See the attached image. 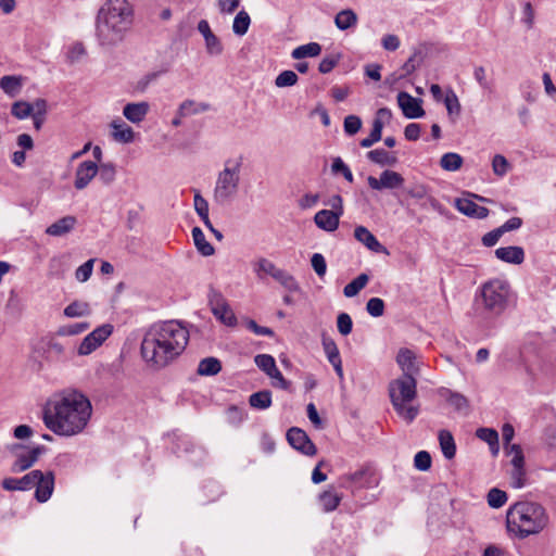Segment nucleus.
I'll return each mask as SVG.
<instances>
[{
    "label": "nucleus",
    "mask_w": 556,
    "mask_h": 556,
    "mask_svg": "<svg viewBox=\"0 0 556 556\" xmlns=\"http://www.w3.org/2000/svg\"><path fill=\"white\" fill-rule=\"evenodd\" d=\"M371 472L368 468H362L355 472L343 476V480L356 488H368L371 485Z\"/></svg>",
    "instance_id": "25"
},
{
    "label": "nucleus",
    "mask_w": 556,
    "mask_h": 556,
    "mask_svg": "<svg viewBox=\"0 0 556 556\" xmlns=\"http://www.w3.org/2000/svg\"><path fill=\"white\" fill-rule=\"evenodd\" d=\"M509 164L505 156L496 154L492 161V168L495 175L503 177L508 170Z\"/></svg>",
    "instance_id": "62"
},
{
    "label": "nucleus",
    "mask_w": 556,
    "mask_h": 556,
    "mask_svg": "<svg viewBox=\"0 0 556 556\" xmlns=\"http://www.w3.org/2000/svg\"><path fill=\"white\" fill-rule=\"evenodd\" d=\"M407 195L413 199L421 200L428 197L429 187L421 182H414L404 188Z\"/></svg>",
    "instance_id": "51"
},
{
    "label": "nucleus",
    "mask_w": 556,
    "mask_h": 556,
    "mask_svg": "<svg viewBox=\"0 0 556 556\" xmlns=\"http://www.w3.org/2000/svg\"><path fill=\"white\" fill-rule=\"evenodd\" d=\"M0 87L5 93L14 96L21 87V79L16 76H3L0 79Z\"/></svg>",
    "instance_id": "48"
},
{
    "label": "nucleus",
    "mask_w": 556,
    "mask_h": 556,
    "mask_svg": "<svg viewBox=\"0 0 556 556\" xmlns=\"http://www.w3.org/2000/svg\"><path fill=\"white\" fill-rule=\"evenodd\" d=\"M253 269L256 276L262 279L264 275H268L273 278L279 268L271 261L261 257L254 263Z\"/></svg>",
    "instance_id": "40"
},
{
    "label": "nucleus",
    "mask_w": 556,
    "mask_h": 556,
    "mask_svg": "<svg viewBox=\"0 0 556 556\" xmlns=\"http://www.w3.org/2000/svg\"><path fill=\"white\" fill-rule=\"evenodd\" d=\"M440 165L448 172L458 170L463 165V157L458 153L448 152L442 155Z\"/></svg>",
    "instance_id": "41"
},
{
    "label": "nucleus",
    "mask_w": 556,
    "mask_h": 556,
    "mask_svg": "<svg viewBox=\"0 0 556 556\" xmlns=\"http://www.w3.org/2000/svg\"><path fill=\"white\" fill-rule=\"evenodd\" d=\"M193 205L204 226L211 227V220L208 217V203L198 190L194 192Z\"/></svg>",
    "instance_id": "36"
},
{
    "label": "nucleus",
    "mask_w": 556,
    "mask_h": 556,
    "mask_svg": "<svg viewBox=\"0 0 556 556\" xmlns=\"http://www.w3.org/2000/svg\"><path fill=\"white\" fill-rule=\"evenodd\" d=\"M549 518L543 505L532 501H519L506 511V530L509 536L525 540L541 533Z\"/></svg>",
    "instance_id": "4"
},
{
    "label": "nucleus",
    "mask_w": 556,
    "mask_h": 556,
    "mask_svg": "<svg viewBox=\"0 0 556 556\" xmlns=\"http://www.w3.org/2000/svg\"><path fill=\"white\" fill-rule=\"evenodd\" d=\"M98 177L103 185H111L116 177V168L112 163H102L98 166Z\"/></svg>",
    "instance_id": "42"
},
{
    "label": "nucleus",
    "mask_w": 556,
    "mask_h": 556,
    "mask_svg": "<svg viewBox=\"0 0 556 556\" xmlns=\"http://www.w3.org/2000/svg\"><path fill=\"white\" fill-rule=\"evenodd\" d=\"M93 263L94 260H88L76 269L75 277L78 281L85 282L90 278L93 269Z\"/></svg>",
    "instance_id": "63"
},
{
    "label": "nucleus",
    "mask_w": 556,
    "mask_h": 556,
    "mask_svg": "<svg viewBox=\"0 0 556 556\" xmlns=\"http://www.w3.org/2000/svg\"><path fill=\"white\" fill-rule=\"evenodd\" d=\"M404 181L405 179L400 173L391 169L383 170L379 178L374 176L367 177L368 186L376 191L403 188Z\"/></svg>",
    "instance_id": "9"
},
{
    "label": "nucleus",
    "mask_w": 556,
    "mask_h": 556,
    "mask_svg": "<svg viewBox=\"0 0 556 556\" xmlns=\"http://www.w3.org/2000/svg\"><path fill=\"white\" fill-rule=\"evenodd\" d=\"M251 24L250 15L247 11L241 10L237 13L232 23V31L237 36H243L248 33Z\"/></svg>",
    "instance_id": "38"
},
{
    "label": "nucleus",
    "mask_w": 556,
    "mask_h": 556,
    "mask_svg": "<svg viewBox=\"0 0 556 556\" xmlns=\"http://www.w3.org/2000/svg\"><path fill=\"white\" fill-rule=\"evenodd\" d=\"M311 265L318 277H324L327 271V263L323 254L314 253L311 258Z\"/></svg>",
    "instance_id": "61"
},
{
    "label": "nucleus",
    "mask_w": 556,
    "mask_h": 556,
    "mask_svg": "<svg viewBox=\"0 0 556 556\" xmlns=\"http://www.w3.org/2000/svg\"><path fill=\"white\" fill-rule=\"evenodd\" d=\"M367 313L372 317H380L384 313V302L380 298H371L366 304Z\"/></svg>",
    "instance_id": "58"
},
{
    "label": "nucleus",
    "mask_w": 556,
    "mask_h": 556,
    "mask_svg": "<svg viewBox=\"0 0 556 556\" xmlns=\"http://www.w3.org/2000/svg\"><path fill=\"white\" fill-rule=\"evenodd\" d=\"M254 363L267 376L277 368L275 358L269 354H257Z\"/></svg>",
    "instance_id": "43"
},
{
    "label": "nucleus",
    "mask_w": 556,
    "mask_h": 556,
    "mask_svg": "<svg viewBox=\"0 0 556 556\" xmlns=\"http://www.w3.org/2000/svg\"><path fill=\"white\" fill-rule=\"evenodd\" d=\"M222 370V363L216 357H205L200 361L197 372L200 376H215Z\"/></svg>",
    "instance_id": "31"
},
{
    "label": "nucleus",
    "mask_w": 556,
    "mask_h": 556,
    "mask_svg": "<svg viewBox=\"0 0 556 556\" xmlns=\"http://www.w3.org/2000/svg\"><path fill=\"white\" fill-rule=\"evenodd\" d=\"M89 327L90 325L87 321L74 323L71 325L61 326L58 329L56 334L62 337L76 336L86 331Z\"/></svg>",
    "instance_id": "47"
},
{
    "label": "nucleus",
    "mask_w": 556,
    "mask_h": 556,
    "mask_svg": "<svg viewBox=\"0 0 556 556\" xmlns=\"http://www.w3.org/2000/svg\"><path fill=\"white\" fill-rule=\"evenodd\" d=\"M76 222V217L72 215L64 216L51 224L46 229V233L53 237L64 236L74 229Z\"/></svg>",
    "instance_id": "21"
},
{
    "label": "nucleus",
    "mask_w": 556,
    "mask_h": 556,
    "mask_svg": "<svg viewBox=\"0 0 556 556\" xmlns=\"http://www.w3.org/2000/svg\"><path fill=\"white\" fill-rule=\"evenodd\" d=\"M416 356L415 353L409 349H401L396 356V362L401 369L403 370V375H414L418 374V367L416 366Z\"/></svg>",
    "instance_id": "22"
},
{
    "label": "nucleus",
    "mask_w": 556,
    "mask_h": 556,
    "mask_svg": "<svg viewBox=\"0 0 556 556\" xmlns=\"http://www.w3.org/2000/svg\"><path fill=\"white\" fill-rule=\"evenodd\" d=\"M210 110V104L204 102H195L193 100H185L178 108L180 116H190L206 112Z\"/></svg>",
    "instance_id": "30"
},
{
    "label": "nucleus",
    "mask_w": 556,
    "mask_h": 556,
    "mask_svg": "<svg viewBox=\"0 0 556 556\" xmlns=\"http://www.w3.org/2000/svg\"><path fill=\"white\" fill-rule=\"evenodd\" d=\"M354 237L357 241L363 243L368 250L375 253L388 254L387 248L383 247L366 227L357 226L354 229Z\"/></svg>",
    "instance_id": "16"
},
{
    "label": "nucleus",
    "mask_w": 556,
    "mask_h": 556,
    "mask_svg": "<svg viewBox=\"0 0 556 556\" xmlns=\"http://www.w3.org/2000/svg\"><path fill=\"white\" fill-rule=\"evenodd\" d=\"M506 453L513 455L511 465L514 468H525V456L520 445L511 444L506 446Z\"/></svg>",
    "instance_id": "55"
},
{
    "label": "nucleus",
    "mask_w": 556,
    "mask_h": 556,
    "mask_svg": "<svg viewBox=\"0 0 556 556\" xmlns=\"http://www.w3.org/2000/svg\"><path fill=\"white\" fill-rule=\"evenodd\" d=\"M344 132L348 136H353L362 128V119L357 115H348L343 123Z\"/></svg>",
    "instance_id": "57"
},
{
    "label": "nucleus",
    "mask_w": 556,
    "mask_h": 556,
    "mask_svg": "<svg viewBox=\"0 0 556 556\" xmlns=\"http://www.w3.org/2000/svg\"><path fill=\"white\" fill-rule=\"evenodd\" d=\"M91 313L87 302L74 301L64 308V315L70 318L88 316Z\"/></svg>",
    "instance_id": "39"
},
{
    "label": "nucleus",
    "mask_w": 556,
    "mask_h": 556,
    "mask_svg": "<svg viewBox=\"0 0 556 556\" xmlns=\"http://www.w3.org/2000/svg\"><path fill=\"white\" fill-rule=\"evenodd\" d=\"M192 238L197 250L203 256H211L214 254L215 250L213 245L206 241L205 236L200 227L192 228Z\"/></svg>",
    "instance_id": "29"
},
{
    "label": "nucleus",
    "mask_w": 556,
    "mask_h": 556,
    "mask_svg": "<svg viewBox=\"0 0 556 556\" xmlns=\"http://www.w3.org/2000/svg\"><path fill=\"white\" fill-rule=\"evenodd\" d=\"M357 16L353 10H342L334 17L336 26L341 30H346L356 25Z\"/></svg>",
    "instance_id": "37"
},
{
    "label": "nucleus",
    "mask_w": 556,
    "mask_h": 556,
    "mask_svg": "<svg viewBox=\"0 0 556 556\" xmlns=\"http://www.w3.org/2000/svg\"><path fill=\"white\" fill-rule=\"evenodd\" d=\"M98 174V165L92 161L81 162L76 169L74 186L77 190L85 189Z\"/></svg>",
    "instance_id": "14"
},
{
    "label": "nucleus",
    "mask_w": 556,
    "mask_h": 556,
    "mask_svg": "<svg viewBox=\"0 0 556 556\" xmlns=\"http://www.w3.org/2000/svg\"><path fill=\"white\" fill-rule=\"evenodd\" d=\"M338 331L342 336H348L352 332L353 321L348 313H340L337 318Z\"/></svg>",
    "instance_id": "59"
},
{
    "label": "nucleus",
    "mask_w": 556,
    "mask_h": 556,
    "mask_svg": "<svg viewBox=\"0 0 556 556\" xmlns=\"http://www.w3.org/2000/svg\"><path fill=\"white\" fill-rule=\"evenodd\" d=\"M477 438L488 443L493 456L500 452L498 433L492 428H479L476 431Z\"/></svg>",
    "instance_id": "27"
},
{
    "label": "nucleus",
    "mask_w": 556,
    "mask_h": 556,
    "mask_svg": "<svg viewBox=\"0 0 556 556\" xmlns=\"http://www.w3.org/2000/svg\"><path fill=\"white\" fill-rule=\"evenodd\" d=\"M299 80L295 72L287 70L282 71L275 79V85L278 88L294 86Z\"/></svg>",
    "instance_id": "50"
},
{
    "label": "nucleus",
    "mask_w": 556,
    "mask_h": 556,
    "mask_svg": "<svg viewBox=\"0 0 556 556\" xmlns=\"http://www.w3.org/2000/svg\"><path fill=\"white\" fill-rule=\"evenodd\" d=\"M510 294L506 280L496 278L484 282L475 299V316L482 321L494 320L507 309Z\"/></svg>",
    "instance_id": "5"
},
{
    "label": "nucleus",
    "mask_w": 556,
    "mask_h": 556,
    "mask_svg": "<svg viewBox=\"0 0 556 556\" xmlns=\"http://www.w3.org/2000/svg\"><path fill=\"white\" fill-rule=\"evenodd\" d=\"M214 316L228 327L237 325V317L232 309L225 302L217 303L212 307Z\"/></svg>",
    "instance_id": "26"
},
{
    "label": "nucleus",
    "mask_w": 556,
    "mask_h": 556,
    "mask_svg": "<svg viewBox=\"0 0 556 556\" xmlns=\"http://www.w3.org/2000/svg\"><path fill=\"white\" fill-rule=\"evenodd\" d=\"M134 23V8L128 0H106L96 17V38L104 49L124 41Z\"/></svg>",
    "instance_id": "3"
},
{
    "label": "nucleus",
    "mask_w": 556,
    "mask_h": 556,
    "mask_svg": "<svg viewBox=\"0 0 556 556\" xmlns=\"http://www.w3.org/2000/svg\"><path fill=\"white\" fill-rule=\"evenodd\" d=\"M439 442L445 458L452 459L456 454V445L452 433L447 430L439 432Z\"/></svg>",
    "instance_id": "32"
},
{
    "label": "nucleus",
    "mask_w": 556,
    "mask_h": 556,
    "mask_svg": "<svg viewBox=\"0 0 556 556\" xmlns=\"http://www.w3.org/2000/svg\"><path fill=\"white\" fill-rule=\"evenodd\" d=\"M92 415L89 399L78 391L63 392L50 399L42 409V421L54 434L74 437L81 433Z\"/></svg>",
    "instance_id": "1"
},
{
    "label": "nucleus",
    "mask_w": 556,
    "mask_h": 556,
    "mask_svg": "<svg viewBox=\"0 0 556 556\" xmlns=\"http://www.w3.org/2000/svg\"><path fill=\"white\" fill-rule=\"evenodd\" d=\"M43 451V446L37 445L27 453L16 454V458L11 466V471L18 473L29 469L38 460Z\"/></svg>",
    "instance_id": "15"
},
{
    "label": "nucleus",
    "mask_w": 556,
    "mask_h": 556,
    "mask_svg": "<svg viewBox=\"0 0 556 556\" xmlns=\"http://www.w3.org/2000/svg\"><path fill=\"white\" fill-rule=\"evenodd\" d=\"M382 136L381 124L379 122L372 123V128L368 137L361 140L359 144L362 148H370L376 142L380 141Z\"/></svg>",
    "instance_id": "54"
},
{
    "label": "nucleus",
    "mask_w": 556,
    "mask_h": 556,
    "mask_svg": "<svg viewBox=\"0 0 556 556\" xmlns=\"http://www.w3.org/2000/svg\"><path fill=\"white\" fill-rule=\"evenodd\" d=\"M34 488H36L35 491V497L38 502L45 503L47 502L54 490V475L52 471H47L43 473L41 471V477H38L34 481Z\"/></svg>",
    "instance_id": "13"
},
{
    "label": "nucleus",
    "mask_w": 556,
    "mask_h": 556,
    "mask_svg": "<svg viewBox=\"0 0 556 556\" xmlns=\"http://www.w3.org/2000/svg\"><path fill=\"white\" fill-rule=\"evenodd\" d=\"M431 463V456L427 451H419L414 457V466L420 471L430 469Z\"/></svg>",
    "instance_id": "60"
},
{
    "label": "nucleus",
    "mask_w": 556,
    "mask_h": 556,
    "mask_svg": "<svg viewBox=\"0 0 556 556\" xmlns=\"http://www.w3.org/2000/svg\"><path fill=\"white\" fill-rule=\"evenodd\" d=\"M113 332L111 324H103L87 334L78 345V355H89L96 351Z\"/></svg>",
    "instance_id": "8"
},
{
    "label": "nucleus",
    "mask_w": 556,
    "mask_h": 556,
    "mask_svg": "<svg viewBox=\"0 0 556 556\" xmlns=\"http://www.w3.org/2000/svg\"><path fill=\"white\" fill-rule=\"evenodd\" d=\"M495 256L509 264L519 265L525 261V251L521 247H502L495 250Z\"/></svg>",
    "instance_id": "20"
},
{
    "label": "nucleus",
    "mask_w": 556,
    "mask_h": 556,
    "mask_svg": "<svg viewBox=\"0 0 556 556\" xmlns=\"http://www.w3.org/2000/svg\"><path fill=\"white\" fill-rule=\"evenodd\" d=\"M333 174H341L349 182H353L354 177L350 167L343 162L341 157H334L331 164Z\"/></svg>",
    "instance_id": "53"
},
{
    "label": "nucleus",
    "mask_w": 556,
    "mask_h": 556,
    "mask_svg": "<svg viewBox=\"0 0 556 556\" xmlns=\"http://www.w3.org/2000/svg\"><path fill=\"white\" fill-rule=\"evenodd\" d=\"M205 47L207 53L211 55H219L223 52V45L215 34L205 39Z\"/></svg>",
    "instance_id": "64"
},
{
    "label": "nucleus",
    "mask_w": 556,
    "mask_h": 556,
    "mask_svg": "<svg viewBox=\"0 0 556 556\" xmlns=\"http://www.w3.org/2000/svg\"><path fill=\"white\" fill-rule=\"evenodd\" d=\"M287 440L293 448L304 455L313 456L317 452L315 444L311 441L306 432L298 427H292L288 430Z\"/></svg>",
    "instance_id": "10"
},
{
    "label": "nucleus",
    "mask_w": 556,
    "mask_h": 556,
    "mask_svg": "<svg viewBox=\"0 0 556 556\" xmlns=\"http://www.w3.org/2000/svg\"><path fill=\"white\" fill-rule=\"evenodd\" d=\"M446 401L458 412L467 413L469 409L468 400L460 393L450 392Z\"/></svg>",
    "instance_id": "52"
},
{
    "label": "nucleus",
    "mask_w": 556,
    "mask_h": 556,
    "mask_svg": "<svg viewBox=\"0 0 556 556\" xmlns=\"http://www.w3.org/2000/svg\"><path fill=\"white\" fill-rule=\"evenodd\" d=\"M150 111V104L146 101L127 103L123 109V115L130 123H141Z\"/></svg>",
    "instance_id": "18"
},
{
    "label": "nucleus",
    "mask_w": 556,
    "mask_h": 556,
    "mask_svg": "<svg viewBox=\"0 0 556 556\" xmlns=\"http://www.w3.org/2000/svg\"><path fill=\"white\" fill-rule=\"evenodd\" d=\"M340 215L329 210H320L314 216L316 226L325 231L332 232L338 229Z\"/></svg>",
    "instance_id": "19"
},
{
    "label": "nucleus",
    "mask_w": 556,
    "mask_h": 556,
    "mask_svg": "<svg viewBox=\"0 0 556 556\" xmlns=\"http://www.w3.org/2000/svg\"><path fill=\"white\" fill-rule=\"evenodd\" d=\"M34 112L31 103L26 101H16L12 104L11 114L17 119H25L29 117Z\"/></svg>",
    "instance_id": "44"
},
{
    "label": "nucleus",
    "mask_w": 556,
    "mask_h": 556,
    "mask_svg": "<svg viewBox=\"0 0 556 556\" xmlns=\"http://www.w3.org/2000/svg\"><path fill=\"white\" fill-rule=\"evenodd\" d=\"M367 159L381 167L394 166L399 162L395 152H389L384 149H375L369 151L367 153Z\"/></svg>",
    "instance_id": "23"
},
{
    "label": "nucleus",
    "mask_w": 556,
    "mask_h": 556,
    "mask_svg": "<svg viewBox=\"0 0 556 556\" xmlns=\"http://www.w3.org/2000/svg\"><path fill=\"white\" fill-rule=\"evenodd\" d=\"M473 78L480 86V88L486 92H493L494 86L491 80L486 78V71L482 65L475 66Z\"/></svg>",
    "instance_id": "46"
},
{
    "label": "nucleus",
    "mask_w": 556,
    "mask_h": 556,
    "mask_svg": "<svg viewBox=\"0 0 556 556\" xmlns=\"http://www.w3.org/2000/svg\"><path fill=\"white\" fill-rule=\"evenodd\" d=\"M397 104L406 118H420L425 115L421 106V100L412 97L405 91L397 93Z\"/></svg>",
    "instance_id": "11"
},
{
    "label": "nucleus",
    "mask_w": 556,
    "mask_h": 556,
    "mask_svg": "<svg viewBox=\"0 0 556 556\" xmlns=\"http://www.w3.org/2000/svg\"><path fill=\"white\" fill-rule=\"evenodd\" d=\"M41 477V470H33L22 478H4L1 482L5 491H27L34 488V481Z\"/></svg>",
    "instance_id": "12"
},
{
    "label": "nucleus",
    "mask_w": 556,
    "mask_h": 556,
    "mask_svg": "<svg viewBox=\"0 0 556 556\" xmlns=\"http://www.w3.org/2000/svg\"><path fill=\"white\" fill-rule=\"evenodd\" d=\"M46 352L49 357L60 359L65 355V346L56 339L51 338L47 343Z\"/></svg>",
    "instance_id": "56"
},
{
    "label": "nucleus",
    "mask_w": 556,
    "mask_h": 556,
    "mask_svg": "<svg viewBox=\"0 0 556 556\" xmlns=\"http://www.w3.org/2000/svg\"><path fill=\"white\" fill-rule=\"evenodd\" d=\"M113 128L112 137L114 140L122 143H130L135 139V132L130 126L122 121H113L111 123Z\"/></svg>",
    "instance_id": "24"
},
{
    "label": "nucleus",
    "mask_w": 556,
    "mask_h": 556,
    "mask_svg": "<svg viewBox=\"0 0 556 556\" xmlns=\"http://www.w3.org/2000/svg\"><path fill=\"white\" fill-rule=\"evenodd\" d=\"M321 344L329 363L341 358L339 349L331 338L323 336Z\"/></svg>",
    "instance_id": "49"
},
{
    "label": "nucleus",
    "mask_w": 556,
    "mask_h": 556,
    "mask_svg": "<svg viewBox=\"0 0 556 556\" xmlns=\"http://www.w3.org/2000/svg\"><path fill=\"white\" fill-rule=\"evenodd\" d=\"M249 404L256 409H267L271 405V392L262 390L252 393L249 397Z\"/></svg>",
    "instance_id": "34"
},
{
    "label": "nucleus",
    "mask_w": 556,
    "mask_h": 556,
    "mask_svg": "<svg viewBox=\"0 0 556 556\" xmlns=\"http://www.w3.org/2000/svg\"><path fill=\"white\" fill-rule=\"evenodd\" d=\"M488 504L492 508H500L508 500L507 493L497 488H492L486 495Z\"/></svg>",
    "instance_id": "45"
},
{
    "label": "nucleus",
    "mask_w": 556,
    "mask_h": 556,
    "mask_svg": "<svg viewBox=\"0 0 556 556\" xmlns=\"http://www.w3.org/2000/svg\"><path fill=\"white\" fill-rule=\"evenodd\" d=\"M318 500L323 510L325 513H331L339 506L342 501V495L332 490H326L319 494Z\"/></svg>",
    "instance_id": "28"
},
{
    "label": "nucleus",
    "mask_w": 556,
    "mask_h": 556,
    "mask_svg": "<svg viewBox=\"0 0 556 556\" xmlns=\"http://www.w3.org/2000/svg\"><path fill=\"white\" fill-rule=\"evenodd\" d=\"M188 342L189 331L179 321L153 324L141 341V356L149 367L162 369L181 355Z\"/></svg>",
    "instance_id": "2"
},
{
    "label": "nucleus",
    "mask_w": 556,
    "mask_h": 556,
    "mask_svg": "<svg viewBox=\"0 0 556 556\" xmlns=\"http://www.w3.org/2000/svg\"><path fill=\"white\" fill-rule=\"evenodd\" d=\"M243 157L228 159L218 173L213 190V200L218 205L230 203L239 191Z\"/></svg>",
    "instance_id": "7"
},
{
    "label": "nucleus",
    "mask_w": 556,
    "mask_h": 556,
    "mask_svg": "<svg viewBox=\"0 0 556 556\" xmlns=\"http://www.w3.org/2000/svg\"><path fill=\"white\" fill-rule=\"evenodd\" d=\"M455 207L466 216L483 219L488 217L489 210L480 206L470 199L460 198L455 200Z\"/></svg>",
    "instance_id": "17"
},
{
    "label": "nucleus",
    "mask_w": 556,
    "mask_h": 556,
    "mask_svg": "<svg viewBox=\"0 0 556 556\" xmlns=\"http://www.w3.org/2000/svg\"><path fill=\"white\" fill-rule=\"evenodd\" d=\"M321 52V46L317 42H309L306 45H302L296 47L292 53L291 56L294 60H301L304 58H314L319 55Z\"/></svg>",
    "instance_id": "33"
},
{
    "label": "nucleus",
    "mask_w": 556,
    "mask_h": 556,
    "mask_svg": "<svg viewBox=\"0 0 556 556\" xmlns=\"http://www.w3.org/2000/svg\"><path fill=\"white\" fill-rule=\"evenodd\" d=\"M417 382L412 375H402L389 384V394L396 414L410 424L419 414V407L410 403L417 395Z\"/></svg>",
    "instance_id": "6"
},
{
    "label": "nucleus",
    "mask_w": 556,
    "mask_h": 556,
    "mask_svg": "<svg viewBox=\"0 0 556 556\" xmlns=\"http://www.w3.org/2000/svg\"><path fill=\"white\" fill-rule=\"evenodd\" d=\"M369 281V276L367 274H361L356 278H354L351 282H349L344 289L343 294L346 298H353L359 293L362 289L366 287Z\"/></svg>",
    "instance_id": "35"
}]
</instances>
